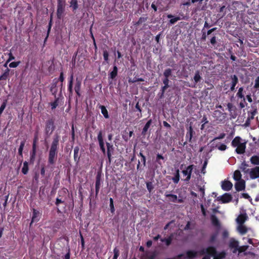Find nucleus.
Instances as JSON below:
<instances>
[{"label": "nucleus", "mask_w": 259, "mask_h": 259, "mask_svg": "<svg viewBox=\"0 0 259 259\" xmlns=\"http://www.w3.org/2000/svg\"><path fill=\"white\" fill-rule=\"evenodd\" d=\"M73 84L68 83L67 90H68L69 98H70V97H71L73 95Z\"/></svg>", "instance_id": "47"}, {"label": "nucleus", "mask_w": 259, "mask_h": 259, "mask_svg": "<svg viewBox=\"0 0 259 259\" xmlns=\"http://www.w3.org/2000/svg\"><path fill=\"white\" fill-rule=\"evenodd\" d=\"M60 137L56 134L53 138V141L49 151L48 163L49 165L54 166L57 160L58 153Z\"/></svg>", "instance_id": "1"}, {"label": "nucleus", "mask_w": 259, "mask_h": 259, "mask_svg": "<svg viewBox=\"0 0 259 259\" xmlns=\"http://www.w3.org/2000/svg\"><path fill=\"white\" fill-rule=\"evenodd\" d=\"M194 80V84L192 85H189V87H191L192 88L196 87V84L200 82L201 80L202 79V77L200 75V72L199 70H197L195 72V75L193 77Z\"/></svg>", "instance_id": "21"}, {"label": "nucleus", "mask_w": 259, "mask_h": 259, "mask_svg": "<svg viewBox=\"0 0 259 259\" xmlns=\"http://www.w3.org/2000/svg\"><path fill=\"white\" fill-rule=\"evenodd\" d=\"M20 63V61L12 62L10 63L9 67L11 68H16L19 65Z\"/></svg>", "instance_id": "54"}, {"label": "nucleus", "mask_w": 259, "mask_h": 259, "mask_svg": "<svg viewBox=\"0 0 259 259\" xmlns=\"http://www.w3.org/2000/svg\"><path fill=\"white\" fill-rule=\"evenodd\" d=\"M242 175L240 172V171L239 170H236L233 175V179L237 181H240L241 179Z\"/></svg>", "instance_id": "36"}, {"label": "nucleus", "mask_w": 259, "mask_h": 259, "mask_svg": "<svg viewBox=\"0 0 259 259\" xmlns=\"http://www.w3.org/2000/svg\"><path fill=\"white\" fill-rule=\"evenodd\" d=\"M103 57L104 60L108 63L109 60V54L107 50H104L103 51Z\"/></svg>", "instance_id": "52"}, {"label": "nucleus", "mask_w": 259, "mask_h": 259, "mask_svg": "<svg viewBox=\"0 0 259 259\" xmlns=\"http://www.w3.org/2000/svg\"><path fill=\"white\" fill-rule=\"evenodd\" d=\"M171 69H167L164 71L163 74L165 77L168 78L171 75Z\"/></svg>", "instance_id": "57"}, {"label": "nucleus", "mask_w": 259, "mask_h": 259, "mask_svg": "<svg viewBox=\"0 0 259 259\" xmlns=\"http://www.w3.org/2000/svg\"><path fill=\"white\" fill-rule=\"evenodd\" d=\"M152 123V120L150 119L147 122L145 125L144 127H143L142 131V135L143 136H145L148 129L149 128L151 124Z\"/></svg>", "instance_id": "28"}, {"label": "nucleus", "mask_w": 259, "mask_h": 259, "mask_svg": "<svg viewBox=\"0 0 259 259\" xmlns=\"http://www.w3.org/2000/svg\"><path fill=\"white\" fill-rule=\"evenodd\" d=\"M71 141L74 142L75 140V131L74 125L72 124L71 126Z\"/></svg>", "instance_id": "56"}, {"label": "nucleus", "mask_w": 259, "mask_h": 259, "mask_svg": "<svg viewBox=\"0 0 259 259\" xmlns=\"http://www.w3.org/2000/svg\"><path fill=\"white\" fill-rule=\"evenodd\" d=\"M68 192V190L66 188H63L61 192H59V196L56 199L55 205L57 206V212L59 213L61 212L62 210H64L66 209L67 204L65 200H62V198H60L61 196L60 194L66 195Z\"/></svg>", "instance_id": "2"}, {"label": "nucleus", "mask_w": 259, "mask_h": 259, "mask_svg": "<svg viewBox=\"0 0 259 259\" xmlns=\"http://www.w3.org/2000/svg\"><path fill=\"white\" fill-rule=\"evenodd\" d=\"M248 166V165L245 162V161H243V162H242L240 168L245 173H247L250 170L249 169H246V167Z\"/></svg>", "instance_id": "44"}, {"label": "nucleus", "mask_w": 259, "mask_h": 259, "mask_svg": "<svg viewBox=\"0 0 259 259\" xmlns=\"http://www.w3.org/2000/svg\"><path fill=\"white\" fill-rule=\"evenodd\" d=\"M70 7L72 8V11H76L78 8L77 0H71Z\"/></svg>", "instance_id": "33"}, {"label": "nucleus", "mask_w": 259, "mask_h": 259, "mask_svg": "<svg viewBox=\"0 0 259 259\" xmlns=\"http://www.w3.org/2000/svg\"><path fill=\"white\" fill-rule=\"evenodd\" d=\"M232 195L229 193H225L220 197V200L224 203H228L232 200Z\"/></svg>", "instance_id": "22"}, {"label": "nucleus", "mask_w": 259, "mask_h": 259, "mask_svg": "<svg viewBox=\"0 0 259 259\" xmlns=\"http://www.w3.org/2000/svg\"><path fill=\"white\" fill-rule=\"evenodd\" d=\"M81 83H82L81 80L80 78L76 77L75 79L74 90L76 94L77 97L78 98H79L81 95Z\"/></svg>", "instance_id": "10"}, {"label": "nucleus", "mask_w": 259, "mask_h": 259, "mask_svg": "<svg viewBox=\"0 0 259 259\" xmlns=\"http://www.w3.org/2000/svg\"><path fill=\"white\" fill-rule=\"evenodd\" d=\"M55 98V100L54 102L51 103V108L52 110L55 109L58 105L59 98L56 97Z\"/></svg>", "instance_id": "49"}, {"label": "nucleus", "mask_w": 259, "mask_h": 259, "mask_svg": "<svg viewBox=\"0 0 259 259\" xmlns=\"http://www.w3.org/2000/svg\"><path fill=\"white\" fill-rule=\"evenodd\" d=\"M26 141L25 140L22 141L20 143V145L18 148V154L21 157H23V150Z\"/></svg>", "instance_id": "35"}, {"label": "nucleus", "mask_w": 259, "mask_h": 259, "mask_svg": "<svg viewBox=\"0 0 259 259\" xmlns=\"http://www.w3.org/2000/svg\"><path fill=\"white\" fill-rule=\"evenodd\" d=\"M238 230L239 232V233L242 235L246 234L247 232V228L243 224L239 225V226L238 227Z\"/></svg>", "instance_id": "38"}, {"label": "nucleus", "mask_w": 259, "mask_h": 259, "mask_svg": "<svg viewBox=\"0 0 259 259\" xmlns=\"http://www.w3.org/2000/svg\"><path fill=\"white\" fill-rule=\"evenodd\" d=\"M243 88L241 87L239 89L238 93H237V96L239 98H243V101H245V98L244 95L243 94Z\"/></svg>", "instance_id": "46"}, {"label": "nucleus", "mask_w": 259, "mask_h": 259, "mask_svg": "<svg viewBox=\"0 0 259 259\" xmlns=\"http://www.w3.org/2000/svg\"><path fill=\"white\" fill-rule=\"evenodd\" d=\"M229 246L230 248L233 249V253H236L238 251L239 253L244 252L249 247L248 245L239 246V242L234 238L230 240Z\"/></svg>", "instance_id": "3"}, {"label": "nucleus", "mask_w": 259, "mask_h": 259, "mask_svg": "<svg viewBox=\"0 0 259 259\" xmlns=\"http://www.w3.org/2000/svg\"><path fill=\"white\" fill-rule=\"evenodd\" d=\"M109 201H110L109 206H110V211L112 214H113L115 212V208H114V206L113 199L112 198H110Z\"/></svg>", "instance_id": "48"}, {"label": "nucleus", "mask_w": 259, "mask_h": 259, "mask_svg": "<svg viewBox=\"0 0 259 259\" xmlns=\"http://www.w3.org/2000/svg\"><path fill=\"white\" fill-rule=\"evenodd\" d=\"M64 79H65V78H64V76L63 72H61L60 74L59 77L58 79H57L58 80V81H60L61 82V88L63 87V82L64 81Z\"/></svg>", "instance_id": "51"}, {"label": "nucleus", "mask_w": 259, "mask_h": 259, "mask_svg": "<svg viewBox=\"0 0 259 259\" xmlns=\"http://www.w3.org/2000/svg\"><path fill=\"white\" fill-rule=\"evenodd\" d=\"M217 252L216 248L212 246H208L206 249H203L200 251L201 254H206V255L205 256H209V257L210 256H214Z\"/></svg>", "instance_id": "7"}, {"label": "nucleus", "mask_w": 259, "mask_h": 259, "mask_svg": "<svg viewBox=\"0 0 259 259\" xmlns=\"http://www.w3.org/2000/svg\"><path fill=\"white\" fill-rule=\"evenodd\" d=\"M172 180L175 184H177L179 182L180 180V174L179 170L178 169L176 170V174L174 177H172Z\"/></svg>", "instance_id": "42"}, {"label": "nucleus", "mask_w": 259, "mask_h": 259, "mask_svg": "<svg viewBox=\"0 0 259 259\" xmlns=\"http://www.w3.org/2000/svg\"><path fill=\"white\" fill-rule=\"evenodd\" d=\"M248 216L246 213L240 214L236 219L237 222L239 225H242L247 220Z\"/></svg>", "instance_id": "25"}, {"label": "nucleus", "mask_w": 259, "mask_h": 259, "mask_svg": "<svg viewBox=\"0 0 259 259\" xmlns=\"http://www.w3.org/2000/svg\"><path fill=\"white\" fill-rule=\"evenodd\" d=\"M218 236V232H215V233H214L212 234H211L209 239L208 242L210 244H212V243H214V242L217 240Z\"/></svg>", "instance_id": "41"}, {"label": "nucleus", "mask_w": 259, "mask_h": 259, "mask_svg": "<svg viewBox=\"0 0 259 259\" xmlns=\"http://www.w3.org/2000/svg\"><path fill=\"white\" fill-rule=\"evenodd\" d=\"M250 162L256 165H259V155H253L250 159Z\"/></svg>", "instance_id": "30"}, {"label": "nucleus", "mask_w": 259, "mask_h": 259, "mask_svg": "<svg viewBox=\"0 0 259 259\" xmlns=\"http://www.w3.org/2000/svg\"><path fill=\"white\" fill-rule=\"evenodd\" d=\"M58 83V80L57 78H55L53 80V83L51 84L50 91L52 92L53 95L56 97V95L57 93V84Z\"/></svg>", "instance_id": "24"}, {"label": "nucleus", "mask_w": 259, "mask_h": 259, "mask_svg": "<svg viewBox=\"0 0 259 259\" xmlns=\"http://www.w3.org/2000/svg\"><path fill=\"white\" fill-rule=\"evenodd\" d=\"M146 186L147 189L150 192L153 188L152 183L151 182H148L146 184Z\"/></svg>", "instance_id": "64"}, {"label": "nucleus", "mask_w": 259, "mask_h": 259, "mask_svg": "<svg viewBox=\"0 0 259 259\" xmlns=\"http://www.w3.org/2000/svg\"><path fill=\"white\" fill-rule=\"evenodd\" d=\"M65 4H57V17L59 19H61L63 16L65 11Z\"/></svg>", "instance_id": "13"}, {"label": "nucleus", "mask_w": 259, "mask_h": 259, "mask_svg": "<svg viewBox=\"0 0 259 259\" xmlns=\"http://www.w3.org/2000/svg\"><path fill=\"white\" fill-rule=\"evenodd\" d=\"M218 149L221 151H225L227 149V146L224 144H221L220 146H217Z\"/></svg>", "instance_id": "59"}, {"label": "nucleus", "mask_w": 259, "mask_h": 259, "mask_svg": "<svg viewBox=\"0 0 259 259\" xmlns=\"http://www.w3.org/2000/svg\"><path fill=\"white\" fill-rule=\"evenodd\" d=\"M197 256V252L194 250H188L186 255L179 254L177 256L178 259H193Z\"/></svg>", "instance_id": "6"}, {"label": "nucleus", "mask_w": 259, "mask_h": 259, "mask_svg": "<svg viewBox=\"0 0 259 259\" xmlns=\"http://www.w3.org/2000/svg\"><path fill=\"white\" fill-rule=\"evenodd\" d=\"M235 188L237 191L244 190L245 188V181L243 180L237 181V182L235 184Z\"/></svg>", "instance_id": "15"}, {"label": "nucleus", "mask_w": 259, "mask_h": 259, "mask_svg": "<svg viewBox=\"0 0 259 259\" xmlns=\"http://www.w3.org/2000/svg\"><path fill=\"white\" fill-rule=\"evenodd\" d=\"M101 173L98 172L96 177V183H95V189H96V196H97L99 193V190L101 186Z\"/></svg>", "instance_id": "12"}, {"label": "nucleus", "mask_w": 259, "mask_h": 259, "mask_svg": "<svg viewBox=\"0 0 259 259\" xmlns=\"http://www.w3.org/2000/svg\"><path fill=\"white\" fill-rule=\"evenodd\" d=\"M98 141L99 142V146L101 150L102 151L103 154H105L106 153V149L104 146V142L103 140V137L102 135V132L100 131L98 134L97 136Z\"/></svg>", "instance_id": "11"}, {"label": "nucleus", "mask_w": 259, "mask_h": 259, "mask_svg": "<svg viewBox=\"0 0 259 259\" xmlns=\"http://www.w3.org/2000/svg\"><path fill=\"white\" fill-rule=\"evenodd\" d=\"M221 187L222 189L224 191H228L232 189L233 184L230 181L225 180L222 182Z\"/></svg>", "instance_id": "18"}, {"label": "nucleus", "mask_w": 259, "mask_h": 259, "mask_svg": "<svg viewBox=\"0 0 259 259\" xmlns=\"http://www.w3.org/2000/svg\"><path fill=\"white\" fill-rule=\"evenodd\" d=\"M147 18H148L147 17H141L139 19L138 21L134 25L136 26L139 25L146 22L147 20Z\"/></svg>", "instance_id": "45"}, {"label": "nucleus", "mask_w": 259, "mask_h": 259, "mask_svg": "<svg viewBox=\"0 0 259 259\" xmlns=\"http://www.w3.org/2000/svg\"><path fill=\"white\" fill-rule=\"evenodd\" d=\"M141 162H142L144 166H145V165H146V157L145 156H142V157L141 158L140 160H139L138 164H137V169H139L140 168Z\"/></svg>", "instance_id": "50"}, {"label": "nucleus", "mask_w": 259, "mask_h": 259, "mask_svg": "<svg viewBox=\"0 0 259 259\" xmlns=\"http://www.w3.org/2000/svg\"><path fill=\"white\" fill-rule=\"evenodd\" d=\"M226 256V253L225 251H222L219 253L217 252L213 256V259H224Z\"/></svg>", "instance_id": "31"}, {"label": "nucleus", "mask_w": 259, "mask_h": 259, "mask_svg": "<svg viewBox=\"0 0 259 259\" xmlns=\"http://www.w3.org/2000/svg\"><path fill=\"white\" fill-rule=\"evenodd\" d=\"M167 17L168 18H171L169 20V23L170 24H174L176 23L178 21L180 20V18L179 17H177L173 18V16L171 14L168 15Z\"/></svg>", "instance_id": "40"}, {"label": "nucleus", "mask_w": 259, "mask_h": 259, "mask_svg": "<svg viewBox=\"0 0 259 259\" xmlns=\"http://www.w3.org/2000/svg\"><path fill=\"white\" fill-rule=\"evenodd\" d=\"M193 168L194 165L191 164L187 166L185 169L182 170V172L183 177H186L185 181H188L190 180Z\"/></svg>", "instance_id": "9"}, {"label": "nucleus", "mask_w": 259, "mask_h": 259, "mask_svg": "<svg viewBox=\"0 0 259 259\" xmlns=\"http://www.w3.org/2000/svg\"><path fill=\"white\" fill-rule=\"evenodd\" d=\"M118 68L116 66H114L113 70L110 73L109 76L111 79H114L117 75Z\"/></svg>", "instance_id": "37"}, {"label": "nucleus", "mask_w": 259, "mask_h": 259, "mask_svg": "<svg viewBox=\"0 0 259 259\" xmlns=\"http://www.w3.org/2000/svg\"><path fill=\"white\" fill-rule=\"evenodd\" d=\"M249 176L251 179H255L259 178V166H255L249 170Z\"/></svg>", "instance_id": "14"}, {"label": "nucleus", "mask_w": 259, "mask_h": 259, "mask_svg": "<svg viewBox=\"0 0 259 259\" xmlns=\"http://www.w3.org/2000/svg\"><path fill=\"white\" fill-rule=\"evenodd\" d=\"M31 210L32 212V215L31 221L30 223V226H31L33 223L38 222L40 220L41 217V212L40 211L34 208H32Z\"/></svg>", "instance_id": "8"}, {"label": "nucleus", "mask_w": 259, "mask_h": 259, "mask_svg": "<svg viewBox=\"0 0 259 259\" xmlns=\"http://www.w3.org/2000/svg\"><path fill=\"white\" fill-rule=\"evenodd\" d=\"M210 42L212 46H214L217 44V39L215 36L213 35L210 39Z\"/></svg>", "instance_id": "62"}, {"label": "nucleus", "mask_w": 259, "mask_h": 259, "mask_svg": "<svg viewBox=\"0 0 259 259\" xmlns=\"http://www.w3.org/2000/svg\"><path fill=\"white\" fill-rule=\"evenodd\" d=\"M194 134H195V132L193 130V127L191 125V123H190L189 126L187 128V132L186 135V139L187 140H188L189 142H191V139Z\"/></svg>", "instance_id": "17"}, {"label": "nucleus", "mask_w": 259, "mask_h": 259, "mask_svg": "<svg viewBox=\"0 0 259 259\" xmlns=\"http://www.w3.org/2000/svg\"><path fill=\"white\" fill-rule=\"evenodd\" d=\"M236 149L235 150L236 152L239 154H243L245 152V148H246V143H242L238 146L236 147Z\"/></svg>", "instance_id": "26"}, {"label": "nucleus", "mask_w": 259, "mask_h": 259, "mask_svg": "<svg viewBox=\"0 0 259 259\" xmlns=\"http://www.w3.org/2000/svg\"><path fill=\"white\" fill-rule=\"evenodd\" d=\"M106 144L107 149V155L108 157V162L109 163H110L111 161L112 152L113 150V145L110 144L108 142H106Z\"/></svg>", "instance_id": "16"}, {"label": "nucleus", "mask_w": 259, "mask_h": 259, "mask_svg": "<svg viewBox=\"0 0 259 259\" xmlns=\"http://www.w3.org/2000/svg\"><path fill=\"white\" fill-rule=\"evenodd\" d=\"M99 108L101 109V113L103 115L104 117L106 119L109 118V115L108 114V111L107 110L106 107L104 105H99Z\"/></svg>", "instance_id": "27"}, {"label": "nucleus", "mask_w": 259, "mask_h": 259, "mask_svg": "<svg viewBox=\"0 0 259 259\" xmlns=\"http://www.w3.org/2000/svg\"><path fill=\"white\" fill-rule=\"evenodd\" d=\"M157 256V252L156 251H154L150 254L147 255V258L148 259H155Z\"/></svg>", "instance_id": "53"}, {"label": "nucleus", "mask_w": 259, "mask_h": 259, "mask_svg": "<svg viewBox=\"0 0 259 259\" xmlns=\"http://www.w3.org/2000/svg\"><path fill=\"white\" fill-rule=\"evenodd\" d=\"M38 141V136L34 135V138L33 140V143H32V147H37V143Z\"/></svg>", "instance_id": "55"}, {"label": "nucleus", "mask_w": 259, "mask_h": 259, "mask_svg": "<svg viewBox=\"0 0 259 259\" xmlns=\"http://www.w3.org/2000/svg\"><path fill=\"white\" fill-rule=\"evenodd\" d=\"M28 170H29L28 163L26 161H25L23 162V166L22 168V172L24 175H26V174H27V173L28 172Z\"/></svg>", "instance_id": "39"}, {"label": "nucleus", "mask_w": 259, "mask_h": 259, "mask_svg": "<svg viewBox=\"0 0 259 259\" xmlns=\"http://www.w3.org/2000/svg\"><path fill=\"white\" fill-rule=\"evenodd\" d=\"M212 225L218 229L221 228V223L218 218L214 214H212L210 217Z\"/></svg>", "instance_id": "23"}, {"label": "nucleus", "mask_w": 259, "mask_h": 259, "mask_svg": "<svg viewBox=\"0 0 259 259\" xmlns=\"http://www.w3.org/2000/svg\"><path fill=\"white\" fill-rule=\"evenodd\" d=\"M73 81H74V75H73V73L72 72L70 74L69 77L68 78V83L73 84Z\"/></svg>", "instance_id": "61"}, {"label": "nucleus", "mask_w": 259, "mask_h": 259, "mask_svg": "<svg viewBox=\"0 0 259 259\" xmlns=\"http://www.w3.org/2000/svg\"><path fill=\"white\" fill-rule=\"evenodd\" d=\"M70 249L69 247L68 248V249H67V252L66 253V254L64 255V259H70Z\"/></svg>", "instance_id": "63"}, {"label": "nucleus", "mask_w": 259, "mask_h": 259, "mask_svg": "<svg viewBox=\"0 0 259 259\" xmlns=\"http://www.w3.org/2000/svg\"><path fill=\"white\" fill-rule=\"evenodd\" d=\"M241 138L239 137H236L232 141L231 145L233 147H236L239 145H240L241 143Z\"/></svg>", "instance_id": "32"}, {"label": "nucleus", "mask_w": 259, "mask_h": 259, "mask_svg": "<svg viewBox=\"0 0 259 259\" xmlns=\"http://www.w3.org/2000/svg\"><path fill=\"white\" fill-rule=\"evenodd\" d=\"M144 81V79L142 78H138L137 77H135L133 80H129V82H138V81Z\"/></svg>", "instance_id": "58"}, {"label": "nucleus", "mask_w": 259, "mask_h": 259, "mask_svg": "<svg viewBox=\"0 0 259 259\" xmlns=\"http://www.w3.org/2000/svg\"><path fill=\"white\" fill-rule=\"evenodd\" d=\"M37 151V147H32V149L30 153V160L29 162L30 164H33L35 160L36 154Z\"/></svg>", "instance_id": "20"}, {"label": "nucleus", "mask_w": 259, "mask_h": 259, "mask_svg": "<svg viewBox=\"0 0 259 259\" xmlns=\"http://www.w3.org/2000/svg\"><path fill=\"white\" fill-rule=\"evenodd\" d=\"M113 252H114L113 257L117 258L119 255V250L116 247H115L113 250Z\"/></svg>", "instance_id": "60"}, {"label": "nucleus", "mask_w": 259, "mask_h": 259, "mask_svg": "<svg viewBox=\"0 0 259 259\" xmlns=\"http://www.w3.org/2000/svg\"><path fill=\"white\" fill-rule=\"evenodd\" d=\"M231 79L232 80L231 82L230 91L233 92L235 90V86L238 83V78L237 75L234 74L231 75Z\"/></svg>", "instance_id": "19"}, {"label": "nucleus", "mask_w": 259, "mask_h": 259, "mask_svg": "<svg viewBox=\"0 0 259 259\" xmlns=\"http://www.w3.org/2000/svg\"><path fill=\"white\" fill-rule=\"evenodd\" d=\"M165 196L168 198V200L172 202H177L178 197L174 194H165Z\"/></svg>", "instance_id": "34"}, {"label": "nucleus", "mask_w": 259, "mask_h": 259, "mask_svg": "<svg viewBox=\"0 0 259 259\" xmlns=\"http://www.w3.org/2000/svg\"><path fill=\"white\" fill-rule=\"evenodd\" d=\"M213 117L218 123H223L226 118V114L221 111L216 110L214 111Z\"/></svg>", "instance_id": "5"}, {"label": "nucleus", "mask_w": 259, "mask_h": 259, "mask_svg": "<svg viewBox=\"0 0 259 259\" xmlns=\"http://www.w3.org/2000/svg\"><path fill=\"white\" fill-rule=\"evenodd\" d=\"M79 151V148L78 146H76L74 149V161L78 163L79 161L80 157L78 156V153Z\"/></svg>", "instance_id": "29"}, {"label": "nucleus", "mask_w": 259, "mask_h": 259, "mask_svg": "<svg viewBox=\"0 0 259 259\" xmlns=\"http://www.w3.org/2000/svg\"><path fill=\"white\" fill-rule=\"evenodd\" d=\"M10 69L7 68L0 76V80H6L9 75Z\"/></svg>", "instance_id": "43"}, {"label": "nucleus", "mask_w": 259, "mask_h": 259, "mask_svg": "<svg viewBox=\"0 0 259 259\" xmlns=\"http://www.w3.org/2000/svg\"><path fill=\"white\" fill-rule=\"evenodd\" d=\"M55 119L52 117L49 118L45 122V134L49 137L55 130Z\"/></svg>", "instance_id": "4"}]
</instances>
